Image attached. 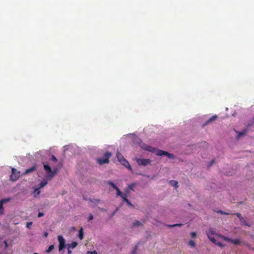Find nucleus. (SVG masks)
<instances>
[{"label":"nucleus","instance_id":"obj_22","mask_svg":"<svg viewBox=\"0 0 254 254\" xmlns=\"http://www.w3.org/2000/svg\"><path fill=\"white\" fill-rule=\"evenodd\" d=\"M90 201L93 203H95V204H98L99 202L100 201V199H90Z\"/></svg>","mask_w":254,"mask_h":254},{"label":"nucleus","instance_id":"obj_13","mask_svg":"<svg viewBox=\"0 0 254 254\" xmlns=\"http://www.w3.org/2000/svg\"><path fill=\"white\" fill-rule=\"evenodd\" d=\"M78 245L76 242H73L70 244H68L69 248L74 249Z\"/></svg>","mask_w":254,"mask_h":254},{"label":"nucleus","instance_id":"obj_6","mask_svg":"<svg viewBox=\"0 0 254 254\" xmlns=\"http://www.w3.org/2000/svg\"><path fill=\"white\" fill-rule=\"evenodd\" d=\"M136 162L139 166H145L148 164H150L151 162L149 159H137Z\"/></svg>","mask_w":254,"mask_h":254},{"label":"nucleus","instance_id":"obj_1","mask_svg":"<svg viewBox=\"0 0 254 254\" xmlns=\"http://www.w3.org/2000/svg\"><path fill=\"white\" fill-rule=\"evenodd\" d=\"M140 146L144 150L155 153L157 156L165 155L171 159H174L175 158L173 154L153 147L143 142L140 143Z\"/></svg>","mask_w":254,"mask_h":254},{"label":"nucleus","instance_id":"obj_8","mask_svg":"<svg viewBox=\"0 0 254 254\" xmlns=\"http://www.w3.org/2000/svg\"><path fill=\"white\" fill-rule=\"evenodd\" d=\"M218 118V116L216 115H215L211 117L210 118H209L207 121L205 122V123L203 124V127H205L211 123L215 121Z\"/></svg>","mask_w":254,"mask_h":254},{"label":"nucleus","instance_id":"obj_36","mask_svg":"<svg viewBox=\"0 0 254 254\" xmlns=\"http://www.w3.org/2000/svg\"><path fill=\"white\" fill-rule=\"evenodd\" d=\"M126 202L128 206H133L132 204L131 203V202L128 200H126Z\"/></svg>","mask_w":254,"mask_h":254},{"label":"nucleus","instance_id":"obj_34","mask_svg":"<svg viewBox=\"0 0 254 254\" xmlns=\"http://www.w3.org/2000/svg\"><path fill=\"white\" fill-rule=\"evenodd\" d=\"M190 236L192 238H194L196 236V233L195 232H192L190 233Z\"/></svg>","mask_w":254,"mask_h":254},{"label":"nucleus","instance_id":"obj_28","mask_svg":"<svg viewBox=\"0 0 254 254\" xmlns=\"http://www.w3.org/2000/svg\"><path fill=\"white\" fill-rule=\"evenodd\" d=\"M135 186L134 184H131L128 186V189L134 191L133 187Z\"/></svg>","mask_w":254,"mask_h":254},{"label":"nucleus","instance_id":"obj_38","mask_svg":"<svg viewBox=\"0 0 254 254\" xmlns=\"http://www.w3.org/2000/svg\"><path fill=\"white\" fill-rule=\"evenodd\" d=\"M93 219V216L92 214H90L88 217V220H92Z\"/></svg>","mask_w":254,"mask_h":254},{"label":"nucleus","instance_id":"obj_9","mask_svg":"<svg viewBox=\"0 0 254 254\" xmlns=\"http://www.w3.org/2000/svg\"><path fill=\"white\" fill-rule=\"evenodd\" d=\"M123 165L127 167V168L129 169V170H131V166L128 163V162L125 159H122V161L120 162Z\"/></svg>","mask_w":254,"mask_h":254},{"label":"nucleus","instance_id":"obj_2","mask_svg":"<svg viewBox=\"0 0 254 254\" xmlns=\"http://www.w3.org/2000/svg\"><path fill=\"white\" fill-rule=\"evenodd\" d=\"M44 169L46 173V178L48 180H51L58 173L59 169L57 168H54L52 170L51 167L46 163H43Z\"/></svg>","mask_w":254,"mask_h":254},{"label":"nucleus","instance_id":"obj_45","mask_svg":"<svg viewBox=\"0 0 254 254\" xmlns=\"http://www.w3.org/2000/svg\"><path fill=\"white\" fill-rule=\"evenodd\" d=\"M214 160H212L211 161V165H212L214 163Z\"/></svg>","mask_w":254,"mask_h":254},{"label":"nucleus","instance_id":"obj_40","mask_svg":"<svg viewBox=\"0 0 254 254\" xmlns=\"http://www.w3.org/2000/svg\"><path fill=\"white\" fill-rule=\"evenodd\" d=\"M215 244L220 246V247H222L223 246V245L220 243V242H217L216 241V243H214Z\"/></svg>","mask_w":254,"mask_h":254},{"label":"nucleus","instance_id":"obj_29","mask_svg":"<svg viewBox=\"0 0 254 254\" xmlns=\"http://www.w3.org/2000/svg\"><path fill=\"white\" fill-rule=\"evenodd\" d=\"M137 249V245H136L135 246L134 249L132 251V254H136Z\"/></svg>","mask_w":254,"mask_h":254},{"label":"nucleus","instance_id":"obj_11","mask_svg":"<svg viewBox=\"0 0 254 254\" xmlns=\"http://www.w3.org/2000/svg\"><path fill=\"white\" fill-rule=\"evenodd\" d=\"M227 240L237 245H239L241 243V242L239 239H231L228 238Z\"/></svg>","mask_w":254,"mask_h":254},{"label":"nucleus","instance_id":"obj_41","mask_svg":"<svg viewBox=\"0 0 254 254\" xmlns=\"http://www.w3.org/2000/svg\"><path fill=\"white\" fill-rule=\"evenodd\" d=\"M125 191H126V193H127V194L129 192V189H127Z\"/></svg>","mask_w":254,"mask_h":254},{"label":"nucleus","instance_id":"obj_16","mask_svg":"<svg viewBox=\"0 0 254 254\" xmlns=\"http://www.w3.org/2000/svg\"><path fill=\"white\" fill-rule=\"evenodd\" d=\"M246 132H247V130L246 129H244L242 131H240V132L237 131V132L238 133L237 138H239L242 135L245 134Z\"/></svg>","mask_w":254,"mask_h":254},{"label":"nucleus","instance_id":"obj_42","mask_svg":"<svg viewBox=\"0 0 254 254\" xmlns=\"http://www.w3.org/2000/svg\"><path fill=\"white\" fill-rule=\"evenodd\" d=\"M71 251L69 249H68L67 250V254H71Z\"/></svg>","mask_w":254,"mask_h":254},{"label":"nucleus","instance_id":"obj_3","mask_svg":"<svg viewBox=\"0 0 254 254\" xmlns=\"http://www.w3.org/2000/svg\"><path fill=\"white\" fill-rule=\"evenodd\" d=\"M112 156V153L109 152H106L104 153L103 158H98L97 162L100 165L109 163V158Z\"/></svg>","mask_w":254,"mask_h":254},{"label":"nucleus","instance_id":"obj_32","mask_svg":"<svg viewBox=\"0 0 254 254\" xmlns=\"http://www.w3.org/2000/svg\"><path fill=\"white\" fill-rule=\"evenodd\" d=\"M32 224V222H27V224H26V227L27 228H30V226Z\"/></svg>","mask_w":254,"mask_h":254},{"label":"nucleus","instance_id":"obj_26","mask_svg":"<svg viewBox=\"0 0 254 254\" xmlns=\"http://www.w3.org/2000/svg\"><path fill=\"white\" fill-rule=\"evenodd\" d=\"M10 198H5V199L0 200V202H2V203L3 204L4 203L9 202L10 201Z\"/></svg>","mask_w":254,"mask_h":254},{"label":"nucleus","instance_id":"obj_23","mask_svg":"<svg viewBox=\"0 0 254 254\" xmlns=\"http://www.w3.org/2000/svg\"><path fill=\"white\" fill-rule=\"evenodd\" d=\"M3 204L2 203V202H0V214H2L4 212V208L3 207Z\"/></svg>","mask_w":254,"mask_h":254},{"label":"nucleus","instance_id":"obj_20","mask_svg":"<svg viewBox=\"0 0 254 254\" xmlns=\"http://www.w3.org/2000/svg\"><path fill=\"white\" fill-rule=\"evenodd\" d=\"M54 249V245H52L51 246H49V247L48 248V249L46 250V252L48 253H49L50 252H51Z\"/></svg>","mask_w":254,"mask_h":254},{"label":"nucleus","instance_id":"obj_10","mask_svg":"<svg viewBox=\"0 0 254 254\" xmlns=\"http://www.w3.org/2000/svg\"><path fill=\"white\" fill-rule=\"evenodd\" d=\"M35 170V166H32V167L28 168L25 170V171L23 173V175L28 174Z\"/></svg>","mask_w":254,"mask_h":254},{"label":"nucleus","instance_id":"obj_15","mask_svg":"<svg viewBox=\"0 0 254 254\" xmlns=\"http://www.w3.org/2000/svg\"><path fill=\"white\" fill-rule=\"evenodd\" d=\"M83 230L82 228H81L79 231L78 237L80 240H82L83 239Z\"/></svg>","mask_w":254,"mask_h":254},{"label":"nucleus","instance_id":"obj_27","mask_svg":"<svg viewBox=\"0 0 254 254\" xmlns=\"http://www.w3.org/2000/svg\"><path fill=\"white\" fill-rule=\"evenodd\" d=\"M115 190H116V191H117V195L118 196L121 195L122 192L121 191V190H120V189L118 188H117V189H115Z\"/></svg>","mask_w":254,"mask_h":254},{"label":"nucleus","instance_id":"obj_24","mask_svg":"<svg viewBox=\"0 0 254 254\" xmlns=\"http://www.w3.org/2000/svg\"><path fill=\"white\" fill-rule=\"evenodd\" d=\"M142 225V223L139 222V221H135L133 223V227H135V226H141Z\"/></svg>","mask_w":254,"mask_h":254},{"label":"nucleus","instance_id":"obj_33","mask_svg":"<svg viewBox=\"0 0 254 254\" xmlns=\"http://www.w3.org/2000/svg\"><path fill=\"white\" fill-rule=\"evenodd\" d=\"M51 160H52L53 161H54V162L57 161V159L54 155L52 156Z\"/></svg>","mask_w":254,"mask_h":254},{"label":"nucleus","instance_id":"obj_30","mask_svg":"<svg viewBox=\"0 0 254 254\" xmlns=\"http://www.w3.org/2000/svg\"><path fill=\"white\" fill-rule=\"evenodd\" d=\"M87 254H98V253H97V252L96 251H92V252L88 251L87 253Z\"/></svg>","mask_w":254,"mask_h":254},{"label":"nucleus","instance_id":"obj_31","mask_svg":"<svg viewBox=\"0 0 254 254\" xmlns=\"http://www.w3.org/2000/svg\"><path fill=\"white\" fill-rule=\"evenodd\" d=\"M127 193H122L121 195H120V196H121L122 198H124L127 197Z\"/></svg>","mask_w":254,"mask_h":254},{"label":"nucleus","instance_id":"obj_12","mask_svg":"<svg viewBox=\"0 0 254 254\" xmlns=\"http://www.w3.org/2000/svg\"><path fill=\"white\" fill-rule=\"evenodd\" d=\"M47 184H48V181L47 180H46V179L42 180L39 185V186H40L39 188L41 189V188H43L44 187L46 186L47 185Z\"/></svg>","mask_w":254,"mask_h":254},{"label":"nucleus","instance_id":"obj_4","mask_svg":"<svg viewBox=\"0 0 254 254\" xmlns=\"http://www.w3.org/2000/svg\"><path fill=\"white\" fill-rule=\"evenodd\" d=\"M58 239L59 242V250L61 251L65 248V240L62 235H59Z\"/></svg>","mask_w":254,"mask_h":254},{"label":"nucleus","instance_id":"obj_14","mask_svg":"<svg viewBox=\"0 0 254 254\" xmlns=\"http://www.w3.org/2000/svg\"><path fill=\"white\" fill-rule=\"evenodd\" d=\"M169 184H170L171 186H174L176 188L178 187V182L176 181L171 180L170 181Z\"/></svg>","mask_w":254,"mask_h":254},{"label":"nucleus","instance_id":"obj_46","mask_svg":"<svg viewBox=\"0 0 254 254\" xmlns=\"http://www.w3.org/2000/svg\"><path fill=\"white\" fill-rule=\"evenodd\" d=\"M37 254V253H34V254Z\"/></svg>","mask_w":254,"mask_h":254},{"label":"nucleus","instance_id":"obj_18","mask_svg":"<svg viewBox=\"0 0 254 254\" xmlns=\"http://www.w3.org/2000/svg\"><path fill=\"white\" fill-rule=\"evenodd\" d=\"M107 184L111 186L115 190L118 188L117 186L111 181H108Z\"/></svg>","mask_w":254,"mask_h":254},{"label":"nucleus","instance_id":"obj_39","mask_svg":"<svg viewBox=\"0 0 254 254\" xmlns=\"http://www.w3.org/2000/svg\"><path fill=\"white\" fill-rule=\"evenodd\" d=\"M44 216V213H42V212H39L38 214V217H41L42 216Z\"/></svg>","mask_w":254,"mask_h":254},{"label":"nucleus","instance_id":"obj_21","mask_svg":"<svg viewBox=\"0 0 254 254\" xmlns=\"http://www.w3.org/2000/svg\"><path fill=\"white\" fill-rule=\"evenodd\" d=\"M189 245L191 247H195V243L193 240H190L189 242Z\"/></svg>","mask_w":254,"mask_h":254},{"label":"nucleus","instance_id":"obj_7","mask_svg":"<svg viewBox=\"0 0 254 254\" xmlns=\"http://www.w3.org/2000/svg\"><path fill=\"white\" fill-rule=\"evenodd\" d=\"M206 234L207 235V237H208L209 239L213 243H216V239L213 237V235L215 234V232L214 230L210 228L208 229V230L206 232Z\"/></svg>","mask_w":254,"mask_h":254},{"label":"nucleus","instance_id":"obj_19","mask_svg":"<svg viewBox=\"0 0 254 254\" xmlns=\"http://www.w3.org/2000/svg\"><path fill=\"white\" fill-rule=\"evenodd\" d=\"M234 214L236 215L240 219V221L242 223H244L245 220H244L243 218L242 217V216H241V214L240 213H235Z\"/></svg>","mask_w":254,"mask_h":254},{"label":"nucleus","instance_id":"obj_43","mask_svg":"<svg viewBox=\"0 0 254 254\" xmlns=\"http://www.w3.org/2000/svg\"><path fill=\"white\" fill-rule=\"evenodd\" d=\"M48 233H47V232L44 233V236L45 237H47L48 236Z\"/></svg>","mask_w":254,"mask_h":254},{"label":"nucleus","instance_id":"obj_5","mask_svg":"<svg viewBox=\"0 0 254 254\" xmlns=\"http://www.w3.org/2000/svg\"><path fill=\"white\" fill-rule=\"evenodd\" d=\"M20 176V172L18 171L16 169H12V173L10 176V179L12 181H16Z\"/></svg>","mask_w":254,"mask_h":254},{"label":"nucleus","instance_id":"obj_25","mask_svg":"<svg viewBox=\"0 0 254 254\" xmlns=\"http://www.w3.org/2000/svg\"><path fill=\"white\" fill-rule=\"evenodd\" d=\"M182 225H183L182 224H173V225H168L167 226L169 228H172V227H176V226H181Z\"/></svg>","mask_w":254,"mask_h":254},{"label":"nucleus","instance_id":"obj_17","mask_svg":"<svg viewBox=\"0 0 254 254\" xmlns=\"http://www.w3.org/2000/svg\"><path fill=\"white\" fill-rule=\"evenodd\" d=\"M117 157L119 162H120L122 160V159L125 158L123 157V156L119 152L117 153Z\"/></svg>","mask_w":254,"mask_h":254},{"label":"nucleus","instance_id":"obj_35","mask_svg":"<svg viewBox=\"0 0 254 254\" xmlns=\"http://www.w3.org/2000/svg\"><path fill=\"white\" fill-rule=\"evenodd\" d=\"M40 188H38V189H35V190H34V192L38 195L39 194H40V191L39 190Z\"/></svg>","mask_w":254,"mask_h":254},{"label":"nucleus","instance_id":"obj_44","mask_svg":"<svg viewBox=\"0 0 254 254\" xmlns=\"http://www.w3.org/2000/svg\"><path fill=\"white\" fill-rule=\"evenodd\" d=\"M123 200H124V201H125V202H126V200H128V199H127V197H126V198H123Z\"/></svg>","mask_w":254,"mask_h":254},{"label":"nucleus","instance_id":"obj_37","mask_svg":"<svg viewBox=\"0 0 254 254\" xmlns=\"http://www.w3.org/2000/svg\"><path fill=\"white\" fill-rule=\"evenodd\" d=\"M218 212L220 213V214H226V215L229 214V213L224 212H223L222 210H219V211H218Z\"/></svg>","mask_w":254,"mask_h":254}]
</instances>
